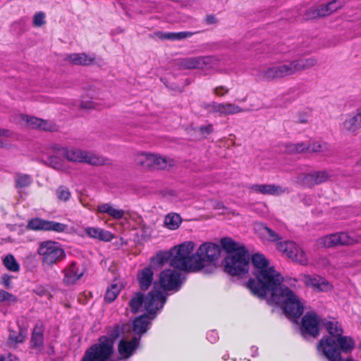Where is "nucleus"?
<instances>
[{
	"label": "nucleus",
	"instance_id": "e433bc0d",
	"mask_svg": "<svg viewBox=\"0 0 361 361\" xmlns=\"http://www.w3.org/2000/svg\"><path fill=\"white\" fill-rule=\"evenodd\" d=\"M258 230L260 232L262 237L268 241L276 242V243L281 242V237H280L278 233L267 226L264 225H259Z\"/></svg>",
	"mask_w": 361,
	"mask_h": 361
},
{
	"label": "nucleus",
	"instance_id": "f3484780",
	"mask_svg": "<svg viewBox=\"0 0 361 361\" xmlns=\"http://www.w3.org/2000/svg\"><path fill=\"white\" fill-rule=\"evenodd\" d=\"M249 189L253 192L264 195L279 196L289 192L288 188L276 184H253Z\"/></svg>",
	"mask_w": 361,
	"mask_h": 361
},
{
	"label": "nucleus",
	"instance_id": "8fccbe9b",
	"mask_svg": "<svg viewBox=\"0 0 361 361\" xmlns=\"http://www.w3.org/2000/svg\"><path fill=\"white\" fill-rule=\"evenodd\" d=\"M4 266L11 271H18L19 270V264L11 255H7L4 259Z\"/></svg>",
	"mask_w": 361,
	"mask_h": 361
},
{
	"label": "nucleus",
	"instance_id": "2f4dec72",
	"mask_svg": "<svg viewBox=\"0 0 361 361\" xmlns=\"http://www.w3.org/2000/svg\"><path fill=\"white\" fill-rule=\"evenodd\" d=\"M293 63L296 73L314 67L317 63V60L314 57H310L293 60Z\"/></svg>",
	"mask_w": 361,
	"mask_h": 361
},
{
	"label": "nucleus",
	"instance_id": "4d7b16f0",
	"mask_svg": "<svg viewBox=\"0 0 361 361\" xmlns=\"http://www.w3.org/2000/svg\"><path fill=\"white\" fill-rule=\"evenodd\" d=\"M212 131H213V126L212 124H209L207 126H202L200 127V132L204 137L209 135Z\"/></svg>",
	"mask_w": 361,
	"mask_h": 361
},
{
	"label": "nucleus",
	"instance_id": "7c9ffc66",
	"mask_svg": "<svg viewBox=\"0 0 361 361\" xmlns=\"http://www.w3.org/2000/svg\"><path fill=\"white\" fill-rule=\"evenodd\" d=\"M139 283L142 290H147L151 286L153 279V272L147 267L142 269L137 275Z\"/></svg>",
	"mask_w": 361,
	"mask_h": 361
},
{
	"label": "nucleus",
	"instance_id": "9b49d317",
	"mask_svg": "<svg viewBox=\"0 0 361 361\" xmlns=\"http://www.w3.org/2000/svg\"><path fill=\"white\" fill-rule=\"evenodd\" d=\"M159 283L165 290L178 291L182 284L180 273L176 270L166 269L160 273Z\"/></svg>",
	"mask_w": 361,
	"mask_h": 361
},
{
	"label": "nucleus",
	"instance_id": "c85d7f7f",
	"mask_svg": "<svg viewBox=\"0 0 361 361\" xmlns=\"http://www.w3.org/2000/svg\"><path fill=\"white\" fill-rule=\"evenodd\" d=\"M336 348L343 353H350L355 347L354 341L349 336H340L334 339Z\"/></svg>",
	"mask_w": 361,
	"mask_h": 361
},
{
	"label": "nucleus",
	"instance_id": "09e8293b",
	"mask_svg": "<svg viewBox=\"0 0 361 361\" xmlns=\"http://www.w3.org/2000/svg\"><path fill=\"white\" fill-rule=\"evenodd\" d=\"M31 343L34 347H39L43 343V334L40 328H35L31 337Z\"/></svg>",
	"mask_w": 361,
	"mask_h": 361
},
{
	"label": "nucleus",
	"instance_id": "6e6d98bb",
	"mask_svg": "<svg viewBox=\"0 0 361 361\" xmlns=\"http://www.w3.org/2000/svg\"><path fill=\"white\" fill-rule=\"evenodd\" d=\"M229 90L228 87L220 85L214 88L213 93L217 97H224L229 92Z\"/></svg>",
	"mask_w": 361,
	"mask_h": 361
},
{
	"label": "nucleus",
	"instance_id": "aec40b11",
	"mask_svg": "<svg viewBox=\"0 0 361 361\" xmlns=\"http://www.w3.org/2000/svg\"><path fill=\"white\" fill-rule=\"evenodd\" d=\"M340 128L345 133L356 135L361 129V121L357 114H348L340 124Z\"/></svg>",
	"mask_w": 361,
	"mask_h": 361
},
{
	"label": "nucleus",
	"instance_id": "b1692460",
	"mask_svg": "<svg viewBox=\"0 0 361 361\" xmlns=\"http://www.w3.org/2000/svg\"><path fill=\"white\" fill-rule=\"evenodd\" d=\"M66 59L73 65L89 66L94 63L95 56L85 53L71 54L67 56Z\"/></svg>",
	"mask_w": 361,
	"mask_h": 361
},
{
	"label": "nucleus",
	"instance_id": "ea45409f",
	"mask_svg": "<svg viewBox=\"0 0 361 361\" xmlns=\"http://www.w3.org/2000/svg\"><path fill=\"white\" fill-rule=\"evenodd\" d=\"M181 221L182 219L179 214L171 213L166 216L164 225L169 229L176 230L180 226Z\"/></svg>",
	"mask_w": 361,
	"mask_h": 361
},
{
	"label": "nucleus",
	"instance_id": "79ce46f5",
	"mask_svg": "<svg viewBox=\"0 0 361 361\" xmlns=\"http://www.w3.org/2000/svg\"><path fill=\"white\" fill-rule=\"evenodd\" d=\"M243 109L233 103H221V114L222 116L233 115L243 112Z\"/></svg>",
	"mask_w": 361,
	"mask_h": 361
},
{
	"label": "nucleus",
	"instance_id": "e2e57ef3",
	"mask_svg": "<svg viewBox=\"0 0 361 361\" xmlns=\"http://www.w3.org/2000/svg\"><path fill=\"white\" fill-rule=\"evenodd\" d=\"M207 23L208 24H214L216 23V18L214 16H207L206 18Z\"/></svg>",
	"mask_w": 361,
	"mask_h": 361
},
{
	"label": "nucleus",
	"instance_id": "412c9836",
	"mask_svg": "<svg viewBox=\"0 0 361 361\" xmlns=\"http://www.w3.org/2000/svg\"><path fill=\"white\" fill-rule=\"evenodd\" d=\"M140 338L136 336L133 337L130 341L121 340L118 345V353L122 358H128L130 357L137 347Z\"/></svg>",
	"mask_w": 361,
	"mask_h": 361
},
{
	"label": "nucleus",
	"instance_id": "a878e982",
	"mask_svg": "<svg viewBox=\"0 0 361 361\" xmlns=\"http://www.w3.org/2000/svg\"><path fill=\"white\" fill-rule=\"evenodd\" d=\"M153 318L154 317H149V314H145L137 317L133 321V331L139 335L145 334L149 328L150 320Z\"/></svg>",
	"mask_w": 361,
	"mask_h": 361
},
{
	"label": "nucleus",
	"instance_id": "473e14b6",
	"mask_svg": "<svg viewBox=\"0 0 361 361\" xmlns=\"http://www.w3.org/2000/svg\"><path fill=\"white\" fill-rule=\"evenodd\" d=\"M156 35L162 39L169 40H181L183 39L190 37L193 35V32L183 31L179 32H158Z\"/></svg>",
	"mask_w": 361,
	"mask_h": 361
},
{
	"label": "nucleus",
	"instance_id": "f8f14e48",
	"mask_svg": "<svg viewBox=\"0 0 361 361\" xmlns=\"http://www.w3.org/2000/svg\"><path fill=\"white\" fill-rule=\"evenodd\" d=\"M67 227L66 224L39 218L32 219L27 224V228L33 231H54L56 233L64 232Z\"/></svg>",
	"mask_w": 361,
	"mask_h": 361
},
{
	"label": "nucleus",
	"instance_id": "c03bdc74",
	"mask_svg": "<svg viewBox=\"0 0 361 361\" xmlns=\"http://www.w3.org/2000/svg\"><path fill=\"white\" fill-rule=\"evenodd\" d=\"M287 151L289 153H307L308 152L307 142L291 143L287 146Z\"/></svg>",
	"mask_w": 361,
	"mask_h": 361
},
{
	"label": "nucleus",
	"instance_id": "5fc2aeb1",
	"mask_svg": "<svg viewBox=\"0 0 361 361\" xmlns=\"http://www.w3.org/2000/svg\"><path fill=\"white\" fill-rule=\"evenodd\" d=\"M45 15L43 12L35 13L33 18V24L36 27H40L45 23Z\"/></svg>",
	"mask_w": 361,
	"mask_h": 361
},
{
	"label": "nucleus",
	"instance_id": "37998d69",
	"mask_svg": "<svg viewBox=\"0 0 361 361\" xmlns=\"http://www.w3.org/2000/svg\"><path fill=\"white\" fill-rule=\"evenodd\" d=\"M202 108L207 111L208 114H216L222 116L221 114V103L212 102L210 103H204Z\"/></svg>",
	"mask_w": 361,
	"mask_h": 361
},
{
	"label": "nucleus",
	"instance_id": "1a4fd4ad",
	"mask_svg": "<svg viewBox=\"0 0 361 361\" xmlns=\"http://www.w3.org/2000/svg\"><path fill=\"white\" fill-rule=\"evenodd\" d=\"M276 249L286 255L293 261L302 265H306L308 262L305 252L293 241L287 240L279 242L276 244Z\"/></svg>",
	"mask_w": 361,
	"mask_h": 361
},
{
	"label": "nucleus",
	"instance_id": "423d86ee",
	"mask_svg": "<svg viewBox=\"0 0 361 361\" xmlns=\"http://www.w3.org/2000/svg\"><path fill=\"white\" fill-rule=\"evenodd\" d=\"M44 267H52L61 262L66 256L61 245L56 241L45 240L39 243L37 250Z\"/></svg>",
	"mask_w": 361,
	"mask_h": 361
},
{
	"label": "nucleus",
	"instance_id": "a19ab883",
	"mask_svg": "<svg viewBox=\"0 0 361 361\" xmlns=\"http://www.w3.org/2000/svg\"><path fill=\"white\" fill-rule=\"evenodd\" d=\"M25 336L23 334L22 331H16L11 330L8 338V344L9 346L16 348L18 343H23L25 340Z\"/></svg>",
	"mask_w": 361,
	"mask_h": 361
},
{
	"label": "nucleus",
	"instance_id": "4468645a",
	"mask_svg": "<svg viewBox=\"0 0 361 361\" xmlns=\"http://www.w3.org/2000/svg\"><path fill=\"white\" fill-rule=\"evenodd\" d=\"M166 302V297L160 290L154 289L145 299V310L148 314H153L161 310Z\"/></svg>",
	"mask_w": 361,
	"mask_h": 361
},
{
	"label": "nucleus",
	"instance_id": "bb28decb",
	"mask_svg": "<svg viewBox=\"0 0 361 361\" xmlns=\"http://www.w3.org/2000/svg\"><path fill=\"white\" fill-rule=\"evenodd\" d=\"M27 126L32 128H39L44 130H53L54 126L49 121H44L36 117L26 116L25 119Z\"/></svg>",
	"mask_w": 361,
	"mask_h": 361
},
{
	"label": "nucleus",
	"instance_id": "052dcab7",
	"mask_svg": "<svg viewBox=\"0 0 361 361\" xmlns=\"http://www.w3.org/2000/svg\"><path fill=\"white\" fill-rule=\"evenodd\" d=\"M1 283L6 287L8 288L10 286L11 277L8 275H3L1 279Z\"/></svg>",
	"mask_w": 361,
	"mask_h": 361
},
{
	"label": "nucleus",
	"instance_id": "39448f33",
	"mask_svg": "<svg viewBox=\"0 0 361 361\" xmlns=\"http://www.w3.org/2000/svg\"><path fill=\"white\" fill-rule=\"evenodd\" d=\"M120 327L116 325L114 331L110 334V338L102 336L99 343L91 346L85 353L81 361H113L114 341L119 336Z\"/></svg>",
	"mask_w": 361,
	"mask_h": 361
},
{
	"label": "nucleus",
	"instance_id": "a18cd8bd",
	"mask_svg": "<svg viewBox=\"0 0 361 361\" xmlns=\"http://www.w3.org/2000/svg\"><path fill=\"white\" fill-rule=\"evenodd\" d=\"M46 164L58 171H63L65 166L63 160L57 156H50L47 158Z\"/></svg>",
	"mask_w": 361,
	"mask_h": 361
},
{
	"label": "nucleus",
	"instance_id": "20e7f679",
	"mask_svg": "<svg viewBox=\"0 0 361 361\" xmlns=\"http://www.w3.org/2000/svg\"><path fill=\"white\" fill-rule=\"evenodd\" d=\"M54 152H59L68 161L78 164H87L92 166H103L109 164V159L92 152L76 147H65L59 145L52 147Z\"/></svg>",
	"mask_w": 361,
	"mask_h": 361
},
{
	"label": "nucleus",
	"instance_id": "0eeeda50",
	"mask_svg": "<svg viewBox=\"0 0 361 361\" xmlns=\"http://www.w3.org/2000/svg\"><path fill=\"white\" fill-rule=\"evenodd\" d=\"M294 74L295 71L293 61H286L262 68L259 72V77L265 81H272Z\"/></svg>",
	"mask_w": 361,
	"mask_h": 361
},
{
	"label": "nucleus",
	"instance_id": "58836bf2",
	"mask_svg": "<svg viewBox=\"0 0 361 361\" xmlns=\"http://www.w3.org/2000/svg\"><path fill=\"white\" fill-rule=\"evenodd\" d=\"M308 152L324 153L330 150L328 143L321 141L307 142Z\"/></svg>",
	"mask_w": 361,
	"mask_h": 361
},
{
	"label": "nucleus",
	"instance_id": "3c124183",
	"mask_svg": "<svg viewBox=\"0 0 361 361\" xmlns=\"http://www.w3.org/2000/svg\"><path fill=\"white\" fill-rule=\"evenodd\" d=\"M56 195L59 200L66 202L70 199L71 193L67 187L61 185L56 189Z\"/></svg>",
	"mask_w": 361,
	"mask_h": 361
},
{
	"label": "nucleus",
	"instance_id": "2eb2a0df",
	"mask_svg": "<svg viewBox=\"0 0 361 361\" xmlns=\"http://www.w3.org/2000/svg\"><path fill=\"white\" fill-rule=\"evenodd\" d=\"M321 319L314 312H307L302 319L301 333L303 336L307 334L317 337L319 334V325Z\"/></svg>",
	"mask_w": 361,
	"mask_h": 361
},
{
	"label": "nucleus",
	"instance_id": "7ed1b4c3",
	"mask_svg": "<svg viewBox=\"0 0 361 361\" xmlns=\"http://www.w3.org/2000/svg\"><path fill=\"white\" fill-rule=\"evenodd\" d=\"M195 243L186 241L172 248L171 267L183 271L197 272L200 271V263L196 258V252L192 253Z\"/></svg>",
	"mask_w": 361,
	"mask_h": 361
},
{
	"label": "nucleus",
	"instance_id": "4c0bfd02",
	"mask_svg": "<svg viewBox=\"0 0 361 361\" xmlns=\"http://www.w3.org/2000/svg\"><path fill=\"white\" fill-rule=\"evenodd\" d=\"M317 245L319 247H331L338 246L337 233L324 235L317 240Z\"/></svg>",
	"mask_w": 361,
	"mask_h": 361
},
{
	"label": "nucleus",
	"instance_id": "de8ad7c7",
	"mask_svg": "<svg viewBox=\"0 0 361 361\" xmlns=\"http://www.w3.org/2000/svg\"><path fill=\"white\" fill-rule=\"evenodd\" d=\"M32 181L30 176L27 174H18L16 176V186L23 188L29 186Z\"/></svg>",
	"mask_w": 361,
	"mask_h": 361
},
{
	"label": "nucleus",
	"instance_id": "c756f323",
	"mask_svg": "<svg viewBox=\"0 0 361 361\" xmlns=\"http://www.w3.org/2000/svg\"><path fill=\"white\" fill-rule=\"evenodd\" d=\"M152 168L154 169H167L174 165V161L166 157L154 154Z\"/></svg>",
	"mask_w": 361,
	"mask_h": 361
},
{
	"label": "nucleus",
	"instance_id": "a211bd4d",
	"mask_svg": "<svg viewBox=\"0 0 361 361\" xmlns=\"http://www.w3.org/2000/svg\"><path fill=\"white\" fill-rule=\"evenodd\" d=\"M64 277L63 279L66 285L70 286L75 283L85 274V269L77 263L71 262L63 271Z\"/></svg>",
	"mask_w": 361,
	"mask_h": 361
},
{
	"label": "nucleus",
	"instance_id": "c9c22d12",
	"mask_svg": "<svg viewBox=\"0 0 361 361\" xmlns=\"http://www.w3.org/2000/svg\"><path fill=\"white\" fill-rule=\"evenodd\" d=\"M325 327L329 332V334L331 336H329V338H332L333 339L337 338L338 336L343 334V329L341 325L336 321H329L324 324ZM327 336L324 337L322 339L326 338Z\"/></svg>",
	"mask_w": 361,
	"mask_h": 361
},
{
	"label": "nucleus",
	"instance_id": "13d9d810",
	"mask_svg": "<svg viewBox=\"0 0 361 361\" xmlns=\"http://www.w3.org/2000/svg\"><path fill=\"white\" fill-rule=\"evenodd\" d=\"M80 107L82 109H92L94 107V103L90 102L89 101H87V100L85 99V98H83V99L81 102V104H80Z\"/></svg>",
	"mask_w": 361,
	"mask_h": 361
},
{
	"label": "nucleus",
	"instance_id": "338daca9",
	"mask_svg": "<svg viewBox=\"0 0 361 361\" xmlns=\"http://www.w3.org/2000/svg\"><path fill=\"white\" fill-rule=\"evenodd\" d=\"M143 234L145 237H149L151 235V228L149 227L144 226L143 228Z\"/></svg>",
	"mask_w": 361,
	"mask_h": 361
},
{
	"label": "nucleus",
	"instance_id": "69168bd1",
	"mask_svg": "<svg viewBox=\"0 0 361 361\" xmlns=\"http://www.w3.org/2000/svg\"><path fill=\"white\" fill-rule=\"evenodd\" d=\"M308 121V117L306 114L300 115L298 116V122L300 123H306Z\"/></svg>",
	"mask_w": 361,
	"mask_h": 361
},
{
	"label": "nucleus",
	"instance_id": "f704fd0d",
	"mask_svg": "<svg viewBox=\"0 0 361 361\" xmlns=\"http://www.w3.org/2000/svg\"><path fill=\"white\" fill-rule=\"evenodd\" d=\"M153 155L154 154L147 152L138 153L135 158V164L143 169H151Z\"/></svg>",
	"mask_w": 361,
	"mask_h": 361
},
{
	"label": "nucleus",
	"instance_id": "774afa93",
	"mask_svg": "<svg viewBox=\"0 0 361 361\" xmlns=\"http://www.w3.org/2000/svg\"><path fill=\"white\" fill-rule=\"evenodd\" d=\"M222 208H224V206L223 203L219 202V203L216 204V209H222Z\"/></svg>",
	"mask_w": 361,
	"mask_h": 361
},
{
	"label": "nucleus",
	"instance_id": "680f3d73",
	"mask_svg": "<svg viewBox=\"0 0 361 361\" xmlns=\"http://www.w3.org/2000/svg\"><path fill=\"white\" fill-rule=\"evenodd\" d=\"M1 361H18V358L13 355L8 354L2 356Z\"/></svg>",
	"mask_w": 361,
	"mask_h": 361
},
{
	"label": "nucleus",
	"instance_id": "f03ea898",
	"mask_svg": "<svg viewBox=\"0 0 361 361\" xmlns=\"http://www.w3.org/2000/svg\"><path fill=\"white\" fill-rule=\"evenodd\" d=\"M223 248L229 255L224 259V271L232 276L247 273L249 269V255L245 247L229 238L221 240Z\"/></svg>",
	"mask_w": 361,
	"mask_h": 361
},
{
	"label": "nucleus",
	"instance_id": "bf43d9fd",
	"mask_svg": "<svg viewBox=\"0 0 361 361\" xmlns=\"http://www.w3.org/2000/svg\"><path fill=\"white\" fill-rule=\"evenodd\" d=\"M207 339L211 343H215L218 339L217 333L214 331H212L211 332L207 334Z\"/></svg>",
	"mask_w": 361,
	"mask_h": 361
},
{
	"label": "nucleus",
	"instance_id": "72a5a7b5",
	"mask_svg": "<svg viewBox=\"0 0 361 361\" xmlns=\"http://www.w3.org/2000/svg\"><path fill=\"white\" fill-rule=\"evenodd\" d=\"M129 307L133 313L142 312L145 309V300L143 294L137 293L129 301Z\"/></svg>",
	"mask_w": 361,
	"mask_h": 361
},
{
	"label": "nucleus",
	"instance_id": "dca6fc26",
	"mask_svg": "<svg viewBox=\"0 0 361 361\" xmlns=\"http://www.w3.org/2000/svg\"><path fill=\"white\" fill-rule=\"evenodd\" d=\"M333 175L326 171H314L310 173L302 174L298 177V181L307 187L321 184L331 180Z\"/></svg>",
	"mask_w": 361,
	"mask_h": 361
},
{
	"label": "nucleus",
	"instance_id": "5701e85b",
	"mask_svg": "<svg viewBox=\"0 0 361 361\" xmlns=\"http://www.w3.org/2000/svg\"><path fill=\"white\" fill-rule=\"evenodd\" d=\"M85 232L90 238L105 242H109L114 238V235L110 231L101 228L87 227Z\"/></svg>",
	"mask_w": 361,
	"mask_h": 361
},
{
	"label": "nucleus",
	"instance_id": "9d476101",
	"mask_svg": "<svg viewBox=\"0 0 361 361\" xmlns=\"http://www.w3.org/2000/svg\"><path fill=\"white\" fill-rule=\"evenodd\" d=\"M348 1V0H332L326 4L312 7L305 11L304 18L305 20H311L327 16L342 8Z\"/></svg>",
	"mask_w": 361,
	"mask_h": 361
},
{
	"label": "nucleus",
	"instance_id": "4be33fe9",
	"mask_svg": "<svg viewBox=\"0 0 361 361\" xmlns=\"http://www.w3.org/2000/svg\"><path fill=\"white\" fill-rule=\"evenodd\" d=\"M208 61V57H189L180 59L178 66L185 69L202 68Z\"/></svg>",
	"mask_w": 361,
	"mask_h": 361
},
{
	"label": "nucleus",
	"instance_id": "393cba45",
	"mask_svg": "<svg viewBox=\"0 0 361 361\" xmlns=\"http://www.w3.org/2000/svg\"><path fill=\"white\" fill-rule=\"evenodd\" d=\"M97 212L100 214H106L114 219H121L124 216V211L115 208L111 203L100 204L97 207Z\"/></svg>",
	"mask_w": 361,
	"mask_h": 361
},
{
	"label": "nucleus",
	"instance_id": "6ab92c4d",
	"mask_svg": "<svg viewBox=\"0 0 361 361\" xmlns=\"http://www.w3.org/2000/svg\"><path fill=\"white\" fill-rule=\"evenodd\" d=\"M302 281L306 286L311 287L314 291L327 292L332 289V286L329 281L320 276L305 275Z\"/></svg>",
	"mask_w": 361,
	"mask_h": 361
},
{
	"label": "nucleus",
	"instance_id": "603ef678",
	"mask_svg": "<svg viewBox=\"0 0 361 361\" xmlns=\"http://www.w3.org/2000/svg\"><path fill=\"white\" fill-rule=\"evenodd\" d=\"M172 258V249L169 252H160L154 257V261L158 264H164Z\"/></svg>",
	"mask_w": 361,
	"mask_h": 361
},
{
	"label": "nucleus",
	"instance_id": "49530a36",
	"mask_svg": "<svg viewBox=\"0 0 361 361\" xmlns=\"http://www.w3.org/2000/svg\"><path fill=\"white\" fill-rule=\"evenodd\" d=\"M121 290L120 286L117 284H112L107 290L104 296V299L108 302H111L118 296Z\"/></svg>",
	"mask_w": 361,
	"mask_h": 361
},
{
	"label": "nucleus",
	"instance_id": "cd10ccee",
	"mask_svg": "<svg viewBox=\"0 0 361 361\" xmlns=\"http://www.w3.org/2000/svg\"><path fill=\"white\" fill-rule=\"evenodd\" d=\"M338 246L353 245L361 243V237L347 232H337Z\"/></svg>",
	"mask_w": 361,
	"mask_h": 361
},
{
	"label": "nucleus",
	"instance_id": "6e6552de",
	"mask_svg": "<svg viewBox=\"0 0 361 361\" xmlns=\"http://www.w3.org/2000/svg\"><path fill=\"white\" fill-rule=\"evenodd\" d=\"M221 247L212 243L202 244L196 251V258L200 264V271L206 267L212 266L220 257Z\"/></svg>",
	"mask_w": 361,
	"mask_h": 361
},
{
	"label": "nucleus",
	"instance_id": "f257e3e1",
	"mask_svg": "<svg viewBox=\"0 0 361 361\" xmlns=\"http://www.w3.org/2000/svg\"><path fill=\"white\" fill-rule=\"evenodd\" d=\"M255 268L253 274L257 281L250 279L247 288L253 295L264 298L271 293V300L281 305L288 317L298 318L303 312V307L298 297L288 287L280 286L283 277L274 267H269L267 259L261 254L256 253L252 257Z\"/></svg>",
	"mask_w": 361,
	"mask_h": 361
},
{
	"label": "nucleus",
	"instance_id": "ddd939ff",
	"mask_svg": "<svg viewBox=\"0 0 361 361\" xmlns=\"http://www.w3.org/2000/svg\"><path fill=\"white\" fill-rule=\"evenodd\" d=\"M318 350L329 361H354L352 359L342 360L339 350L336 348L335 341L332 338L326 337L321 339L318 345Z\"/></svg>",
	"mask_w": 361,
	"mask_h": 361
},
{
	"label": "nucleus",
	"instance_id": "864d4df0",
	"mask_svg": "<svg viewBox=\"0 0 361 361\" xmlns=\"http://www.w3.org/2000/svg\"><path fill=\"white\" fill-rule=\"evenodd\" d=\"M16 301V298L13 295L4 290H0V302H7L10 303L15 302Z\"/></svg>",
	"mask_w": 361,
	"mask_h": 361
},
{
	"label": "nucleus",
	"instance_id": "0e129e2a",
	"mask_svg": "<svg viewBox=\"0 0 361 361\" xmlns=\"http://www.w3.org/2000/svg\"><path fill=\"white\" fill-rule=\"evenodd\" d=\"M11 132L8 130L6 129H0V137H9L11 135Z\"/></svg>",
	"mask_w": 361,
	"mask_h": 361
}]
</instances>
